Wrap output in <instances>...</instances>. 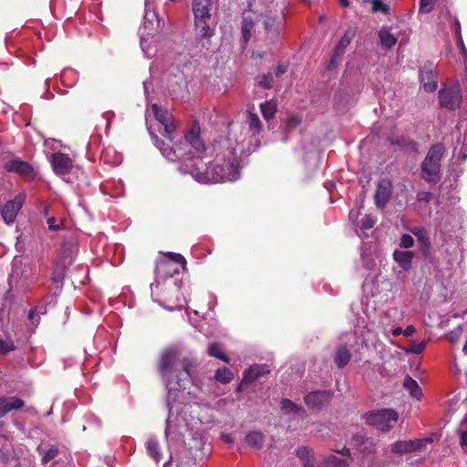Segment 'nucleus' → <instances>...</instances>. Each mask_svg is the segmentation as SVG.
Instances as JSON below:
<instances>
[{
  "label": "nucleus",
  "instance_id": "f257e3e1",
  "mask_svg": "<svg viewBox=\"0 0 467 467\" xmlns=\"http://www.w3.org/2000/svg\"><path fill=\"white\" fill-rule=\"evenodd\" d=\"M180 350L176 347H168L161 351L157 369L166 387L174 389H185L191 381L195 364L192 358L180 359Z\"/></svg>",
  "mask_w": 467,
  "mask_h": 467
},
{
  "label": "nucleus",
  "instance_id": "f03ea898",
  "mask_svg": "<svg viewBox=\"0 0 467 467\" xmlns=\"http://www.w3.org/2000/svg\"><path fill=\"white\" fill-rule=\"evenodd\" d=\"M151 139L154 140L155 145L161 150V154L171 161H181L179 170L182 173H189L199 182H215L212 163L204 161L202 157L191 155L183 150L182 147L174 149L170 147V143L160 140L158 136L152 131V128H149Z\"/></svg>",
  "mask_w": 467,
  "mask_h": 467
},
{
  "label": "nucleus",
  "instance_id": "7ed1b4c3",
  "mask_svg": "<svg viewBox=\"0 0 467 467\" xmlns=\"http://www.w3.org/2000/svg\"><path fill=\"white\" fill-rule=\"evenodd\" d=\"M213 149L215 156L211 163L215 182L236 181L242 167L237 153V141L228 137L221 138L214 143Z\"/></svg>",
  "mask_w": 467,
  "mask_h": 467
},
{
  "label": "nucleus",
  "instance_id": "20e7f679",
  "mask_svg": "<svg viewBox=\"0 0 467 467\" xmlns=\"http://www.w3.org/2000/svg\"><path fill=\"white\" fill-rule=\"evenodd\" d=\"M212 0H192V12L194 16L195 45L201 50H209L212 47V38L215 35L212 27Z\"/></svg>",
  "mask_w": 467,
  "mask_h": 467
},
{
  "label": "nucleus",
  "instance_id": "39448f33",
  "mask_svg": "<svg viewBox=\"0 0 467 467\" xmlns=\"http://www.w3.org/2000/svg\"><path fill=\"white\" fill-rule=\"evenodd\" d=\"M35 267L31 264L16 261L8 278L9 289L6 297L15 300L31 290L34 283Z\"/></svg>",
  "mask_w": 467,
  "mask_h": 467
},
{
  "label": "nucleus",
  "instance_id": "423d86ee",
  "mask_svg": "<svg viewBox=\"0 0 467 467\" xmlns=\"http://www.w3.org/2000/svg\"><path fill=\"white\" fill-rule=\"evenodd\" d=\"M445 147L442 143L432 145L421 163V178L429 183H437L441 180V160Z\"/></svg>",
  "mask_w": 467,
  "mask_h": 467
},
{
  "label": "nucleus",
  "instance_id": "0eeeda50",
  "mask_svg": "<svg viewBox=\"0 0 467 467\" xmlns=\"http://www.w3.org/2000/svg\"><path fill=\"white\" fill-rule=\"evenodd\" d=\"M364 419L367 424L373 426L382 432H387L398 421L399 414L392 409H381L367 412L364 415Z\"/></svg>",
  "mask_w": 467,
  "mask_h": 467
},
{
  "label": "nucleus",
  "instance_id": "6e6552de",
  "mask_svg": "<svg viewBox=\"0 0 467 467\" xmlns=\"http://www.w3.org/2000/svg\"><path fill=\"white\" fill-rule=\"evenodd\" d=\"M438 99L440 105L448 110L460 109L462 104V93L459 82L441 88L438 93Z\"/></svg>",
  "mask_w": 467,
  "mask_h": 467
},
{
  "label": "nucleus",
  "instance_id": "1a4fd4ad",
  "mask_svg": "<svg viewBox=\"0 0 467 467\" xmlns=\"http://www.w3.org/2000/svg\"><path fill=\"white\" fill-rule=\"evenodd\" d=\"M420 82L428 93L434 92L438 88L437 66L432 61H427L420 68Z\"/></svg>",
  "mask_w": 467,
  "mask_h": 467
},
{
  "label": "nucleus",
  "instance_id": "9d476101",
  "mask_svg": "<svg viewBox=\"0 0 467 467\" xmlns=\"http://www.w3.org/2000/svg\"><path fill=\"white\" fill-rule=\"evenodd\" d=\"M285 15L268 13L263 16V25L266 34V37L275 42L280 36L281 29L284 26Z\"/></svg>",
  "mask_w": 467,
  "mask_h": 467
},
{
  "label": "nucleus",
  "instance_id": "9b49d317",
  "mask_svg": "<svg viewBox=\"0 0 467 467\" xmlns=\"http://www.w3.org/2000/svg\"><path fill=\"white\" fill-rule=\"evenodd\" d=\"M431 441L432 440L431 438L398 441L391 444L390 451L392 453L402 455L420 451Z\"/></svg>",
  "mask_w": 467,
  "mask_h": 467
},
{
  "label": "nucleus",
  "instance_id": "f8f14e48",
  "mask_svg": "<svg viewBox=\"0 0 467 467\" xmlns=\"http://www.w3.org/2000/svg\"><path fill=\"white\" fill-rule=\"evenodd\" d=\"M191 146L197 152L202 153L206 150L205 144L200 137V129L192 128L189 130L184 136V141L180 142L178 144L170 145V147H173L174 149H178L182 147L183 150L188 153V156L192 155V152L188 150V147Z\"/></svg>",
  "mask_w": 467,
  "mask_h": 467
},
{
  "label": "nucleus",
  "instance_id": "ddd939ff",
  "mask_svg": "<svg viewBox=\"0 0 467 467\" xmlns=\"http://www.w3.org/2000/svg\"><path fill=\"white\" fill-rule=\"evenodd\" d=\"M333 396L332 390H314L305 395L304 401L310 410H320L330 402Z\"/></svg>",
  "mask_w": 467,
  "mask_h": 467
},
{
  "label": "nucleus",
  "instance_id": "4468645a",
  "mask_svg": "<svg viewBox=\"0 0 467 467\" xmlns=\"http://www.w3.org/2000/svg\"><path fill=\"white\" fill-rule=\"evenodd\" d=\"M26 200V195L20 193L16 195L13 200H10L5 202L4 207L1 210V214L4 221L6 223H12L15 222L16 215L20 209L22 208Z\"/></svg>",
  "mask_w": 467,
  "mask_h": 467
},
{
  "label": "nucleus",
  "instance_id": "2eb2a0df",
  "mask_svg": "<svg viewBox=\"0 0 467 467\" xmlns=\"http://www.w3.org/2000/svg\"><path fill=\"white\" fill-rule=\"evenodd\" d=\"M353 447L358 450L363 457H368L376 452L377 445L374 440L362 433H356L352 436Z\"/></svg>",
  "mask_w": 467,
  "mask_h": 467
},
{
  "label": "nucleus",
  "instance_id": "dca6fc26",
  "mask_svg": "<svg viewBox=\"0 0 467 467\" xmlns=\"http://www.w3.org/2000/svg\"><path fill=\"white\" fill-rule=\"evenodd\" d=\"M392 194V183L389 180H381L375 192V204L378 208H384Z\"/></svg>",
  "mask_w": 467,
  "mask_h": 467
},
{
  "label": "nucleus",
  "instance_id": "f3484780",
  "mask_svg": "<svg viewBox=\"0 0 467 467\" xmlns=\"http://www.w3.org/2000/svg\"><path fill=\"white\" fill-rule=\"evenodd\" d=\"M51 164L54 171L59 175L69 173L72 168L71 159L67 154L61 152L52 155Z\"/></svg>",
  "mask_w": 467,
  "mask_h": 467
},
{
  "label": "nucleus",
  "instance_id": "a211bd4d",
  "mask_svg": "<svg viewBox=\"0 0 467 467\" xmlns=\"http://www.w3.org/2000/svg\"><path fill=\"white\" fill-rule=\"evenodd\" d=\"M5 169L9 172H16L24 177H33L34 171L31 165L21 160H11L5 164Z\"/></svg>",
  "mask_w": 467,
  "mask_h": 467
},
{
  "label": "nucleus",
  "instance_id": "6ab92c4d",
  "mask_svg": "<svg viewBox=\"0 0 467 467\" xmlns=\"http://www.w3.org/2000/svg\"><path fill=\"white\" fill-rule=\"evenodd\" d=\"M25 405V401L16 396L0 397V418L14 410H19Z\"/></svg>",
  "mask_w": 467,
  "mask_h": 467
},
{
  "label": "nucleus",
  "instance_id": "aec40b11",
  "mask_svg": "<svg viewBox=\"0 0 467 467\" xmlns=\"http://www.w3.org/2000/svg\"><path fill=\"white\" fill-rule=\"evenodd\" d=\"M179 272L180 270L178 266H174V265L167 259L161 258L156 261L155 275L157 276L163 275V278L168 276L171 277L174 275L179 274Z\"/></svg>",
  "mask_w": 467,
  "mask_h": 467
},
{
  "label": "nucleus",
  "instance_id": "412c9836",
  "mask_svg": "<svg viewBox=\"0 0 467 467\" xmlns=\"http://www.w3.org/2000/svg\"><path fill=\"white\" fill-rule=\"evenodd\" d=\"M270 372L267 365H254L244 372L243 382L252 383Z\"/></svg>",
  "mask_w": 467,
  "mask_h": 467
},
{
  "label": "nucleus",
  "instance_id": "4be33fe9",
  "mask_svg": "<svg viewBox=\"0 0 467 467\" xmlns=\"http://www.w3.org/2000/svg\"><path fill=\"white\" fill-rule=\"evenodd\" d=\"M295 454L302 462V467H315L316 457L311 448L300 446L296 450Z\"/></svg>",
  "mask_w": 467,
  "mask_h": 467
},
{
  "label": "nucleus",
  "instance_id": "5701e85b",
  "mask_svg": "<svg viewBox=\"0 0 467 467\" xmlns=\"http://www.w3.org/2000/svg\"><path fill=\"white\" fill-rule=\"evenodd\" d=\"M413 252L396 250L393 253V259L404 270L409 271L411 268Z\"/></svg>",
  "mask_w": 467,
  "mask_h": 467
},
{
  "label": "nucleus",
  "instance_id": "b1692460",
  "mask_svg": "<svg viewBox=\"0 0 467 467\" xmlns=\"http://www.w3.org/2000/svg\"><path fill=\"white\" fill-rule=\"evenodd\" d=\"M351 356V352L347 346H339L335 354L334 362L341 369L348 364Z\"/></svg>",
  "mask_w": 467,
  "mask_h": 467
},
{
  "label": "nucleus",
  "instance_id": "393cba45",
  "mask_svg": "<svg viewBox=\"0 0 467 467\" xmlns=\"http://www.w3.org/2000/svg\"><path fill=\"white\" fill-rule=\"evenodd\" d=\"M75 245L73 244H63L58 263L64 266H69L74 262Z\"/></svg>",
  "mask_w": 467,
  "mask_h": 467
},
{
  "label": "nucleus",
  "instance_id": "a878e982",
  "mask_svg": "<svg viewBox=\"0 0 467 467\" xmlns=\"http://www.w3.org/2000/svg\"><path fill=\"white\" fill-rule=\"evenodd\" d=\"M379 43L382 46V47H385L387 49L391 48L394 47L397 43V38L392 35L389 28L382 27L378 33Z\"/></svg>",
  "mask_w": 467,
  "mask_h": 467
},
{
  "label": "nucleus",
  "instance_id": "bb28decb",
  "mask_svg": "<svg viewBox=\"0 0 467 467\" xmlns=\"http://www.w3.org/2000/svg\"><path fill=\"white\" fill-rule=\"evenodd\" d=\"M354 36H355L354 30L348 29L345 32V34L340 38L337 45L335 47L337 56H343L345 54L346 47L351 43Z\"/></svg>",
  "mask_w": 467,
  "mask_h": 467
},
{
  "label": "nucleus",
  "instance_id": "cd10ccee",
  "mask_svg": "<svg viewBox=\"0 0 467 467\" xmlns=\"http://www.w3.org/2000/svg\"><path fill=\"white\" fill-rule=\"evenodd\" d=\"M207 353L210 357L216 358L225 363L230 362V358L223 352V349L218 342H212L208 345Z\"/></svg>",
  "mask_w": 467,
  "mask_h": 467
},
{
  "label": "nucleus",
  "instance_id": "c85d7f7f",
  "mask_svg": "<svg viewBox=\"0 0 467 467\" xmlns=\"http://www.w3.org/2000/svg\"><path fill=\"white\" fill-rule=\"evenodd\" d=\"M245 441L248 445L259 450L264 445L265 436L260 431H252L246 435Z\"/></svg>",
  "mask_w": 467,
  "mask_h": 467
},
{
  "label": "nucleus",
  "instance_id": "c756f323",
  "mask_svg": "<svg viewBox=\"0 0 467 467\" xmlns=\"http://www.w3.org/2000/svg\"><path fill=\"white\" fill-rule=\"evenodd\" d=\"M403 386L406 389H408L411 396L414 398L420 399L422 395V391L419 384L415 379H413L410 376H406L403 381Z\"/></svg>",
  "mask_w": 467,
  "mask_h": 467
},
{
  "label": "nucleus",
  "instance_id": "7c9ffc66",
  "mask_svg": "<svg viewBox=\"0 0 467 467\" xmlns=\"http://www.w3.org/2000/svg\"><path fill=\"white\" fill-rule=\"evenodd\" d=\"M214 379L220 383L227 384L234 379V373L227 368H220L214 373Z\"/></svg>",
  "mask_w": 467,
  "mask_h": 467
},
{
  "label": "nucleus",
  "instance_id": "2f4dec72",
  "mask_svg": "<svg viewBox=\"0 0 467 467\" xmlns=\"http://www.w3.org/2000/svg\"><path fill=\"white\" fill-rule=\"evenodd\" d=\"M261 112L263 114V117L266 120L272 119L277 110L276 104L273 102L272 100L265 101L260 105Z\"/></svg>",
  "mask_w": 467,
  "mask_h": 467
},
{
  "label": "nucleus",
  "instance_id": "473e14b6",
  "mask_svg": "<svg viewBox=\"0 0 467 467\" xmlns=\"http://www.w3.org/2000/svg\"><path fill=\"white\" fill-rule=\"evenodd\" d=\"M151 110L155 119L158 121L159 127L172 119V116L168 111L161 109L157 104L151 105Z\"/></svg>",
  "mask_w": 467,
  "mask_h": 467
},
{
  "label": "nucleus",
  "instance_id": "72a5a7b5",
  "mask_svg": "<svg viewBox=\"0 0 467 467\" xmlns=\"http://www.w3.org/2000/svg\"><path fill=\"white\" fill-rule=\"evenodd\" d=\"M247 122L249 129L254 134H257L262 130V122L256 113L248 111Z\"/></svg>",
  "mask_w": 467,
  "mask_h": 467
},
{
  "label": "nucleus",
  "instance_id": "f704fd0d",
  "mask_svg": "<svg viewBox=\"0 0 467 467\" xmlns=\"http://www.w3.org/2000/svg\"><path fill=\"white\" fill-rule=\"evenodd\" d=\"M254 23L252 18L248 16L244 17L242 23V36L244 42L246 44L252 36V29L254 28Z\"/></svg>",
  "mask_w": 467,
  "mask_h": 467
},
{
  "label": "nucleus",
  "instance_id": "c9c22d12",
  "mask_svg": "<svg viewBox=\"0 0 467 467\" xmlns=\"http://www.w3.org/2000/svg\"><path fill=\"white\" fill-rule=\"evenodd\" d=\"M419 250L424 259H430L431 254V242L428 237L420 235L418 238Z\"/></svg>",
  "mask_w": 467,
  "mask_h": 467
},
{
  "label": "nucleus",
  "instance_id": "e433bc0d",
  "mask_svg": "<svg viewBox=\"0 0 467 467\" xmlns=\"http://www.w3.org/2000/svg\"><path fill=\"white\" fill-rule=\"evenodd\" d=\"M161 129H163V135L165 138L169 140V142H172V133L176 129V124L174 122L173 118L171 119H169L167 122H164L159 127V130Z\"/></svg>",
  "mask_w": 467,
  "mask_h": 467
},
{
  "label": "nucleus",
  "instance_id": "4c0bfd02",
  "mask_svg": "<svg viewBox=\"0 0 467 467\" xmlns=\"http://www.w3.org/2000/svg\"><path fill=\"white\" fill-rule=\"evenodd\" d=\"M281 408L283 410H287L290 412L302 414L305 413V410L301 406H298L297 404H296L295 402L288 399H283L281 400Z\"/></svg>",
  "mask_w": 467,
  "mask_h": 467
},
{
  "label": "nucleus",
  "instance_id": "58836bf2",
  "mask_svg": "<svg viewBox=\"0 0 467 467\" xmlns=\"http://www.w3.org/2000/svg\"><path fill=\"white\" fill-rule=\"evenodd\" d=\"M273 79L274 77L272 73L263 74L255 78L256 84L265 89L272 88Z\"/></svg>",
  "mask_w": 467,
  "mask_h": 467
},
{
  "label": "nucleus",
  "instance_id": "ea45409f",
  "mask_svg": "<svg viewBox=\"0 0 467 467\" xmlns=\"http://www.w3.org/2000/svg\"><path fill=\"white\" fill-rule=\"evenodd\" d=\"M67 267V266H64L63 265H61L58 262L56 263L53 273H52L51 280L54 283H61L62 280L64 279L65 271H66Z\"/></svg>",
  "mask_w": 467,
  "mask_h": 467
},
{
  "label": "nucleus",
  "instance_id": "a19ab883",
  "mask_svg": "<svg viewBox=\"0 0 467 467\" xmlns=\"http://www.w3.org/2000/svg\"><path fill=\"white\" fill-rule=\"evenodd\" d=\"M327 467H348V463L346 460L340 459L336 455H329L325 459Z\"/></svg>",
  "mask_w": 467,
  "mask_h": 467
},
{
  "label": "nucleus",
  "instance_id": "79ce46f5",
  "mask_svg": "<svg viewBox=\"0 0 467 467\" xmlns=\"http://www.w3.org/2000/svg\"><path fill=\"white\" fill-rule=\"evenodd\" d=\"M147 451L148 453L155 460L159 461L160 459V452H159V444L158 441L154 439L148 440L147 443Z\"/></svg>",
  "mask_w": 467,
  "mask_h": 467
},
{
  "label": "nucleus",
  "instance_id": "37998d69",
  "mask_svg": "<svg viewBox=\"0 0 467 467\" xmlns=\"http://www.w3.org/2000/svg\"><path fill=\"white\" fill-rule=\"evenodd\" d=\"M372 5L371 12L377 13L381 12L384 15L389 14L390 7L387 4H384L381 0H371L370 1Z\"/></svg>",
  "mask_w": 467,
  "mask_h": 467
},
{
  "label": "nucleus",
  "instance_id": "c03bdc74",
  "mask_svg": "<svg viewBox=\"0 0 467 467\" xmlns=\"http://www.w3.org/2000/svg\"><path fill=\"white\" fill-rule=\"evenodd\" d=\"M437 0H420L419 3V13L420 14H429L431 13Z\"/></svg>",
  "mask_w": 467,
  "mask_h": 467
},
{
  "label": "nucleus",
  "instance_id": "a18cd8bd",
  "mask_svg": "<svg viewBox=\"0 0 467 467\" xmlns=\"http://www.w3.org/2000/svg\"><path fill=\"white\" fill-rule=\"evenodd\" d=\"M166 259L171 261L172 264L175 263L177 265H182L183 269L186 268L187 262L182 254L170 252L166 254Z\"/></svg>",
  "mask_w": 467,
  "mask_h": 467
},
{
  "label": "nucleus",
  "instance_id": "49530a36",
  "mask_svg": "<svg viewBox=\"0 0 467 467\" xmlns=\"http://www.w3.org/2000/svg\"><path fill=\"white\" fill-rule=\"evenodd\" d=\"M58 454V449L55 445L49 446V448L44 452L42 457V463L46 464L57 457Z\"/></svg>",
  "mask_w": 467,
  "mask_h": 467
},
{
  "label": "nucleus",
  "instance_id": "de8ad7c7",
  "mask_svg": "<svg viewBox=\"0 0 467 467\" xmlns=\"http://www.w3.org/2000/svg\"><path fill=\"white\" fill-rule=\"evenodd\" d=\"M425 348H426V343L424 341H421V342L410 344L408 347V348L406 349V351L419 355L424 351Z\"/></svg>",
  "mask_w": 467,
  "mask_h": 467
},
{
  "label": "nucleus",
  "instance_id": "09e8293b",
  "mask_svg": "<svg viewBox=\"0 0 467 467\" xmlns=\"http://www.w3.org/2000/svg\"><path fill=\"white\" fill-rule=\"evenodd\" d=\"M414 239L411 235L404 234L401 235L400 245L403 248H410L413 246Z\"/></svg>",
  "mask_w": 467,
  "mask_h": 467
},
{
  "label": "nucleus",
  "instance_id": "8fccbe9b",
  "mask_svg": "<svg viewBox=\"0 0 467 467\" xmlns=\"http://www.w3.org/2000/svg\"><path fill=\"white\" fill-rule=\"evenodd\" d=\"M416 198L420 202H430L433 198V194L431 192L422 191L417 193Z\"/></svg>",
  "mask_w": 467,
  "mask_h": 467
},
{
  "label": "nucleus",
  "instance_id": "3c124183",
  "mask_svg": "<svg viewBox=\"0 0 467 467\" xmlns=\"http://www.w3.org/2000/svg\"><path fill=\"white\" fill-rule=\"evenodd\" d=\"M15 348L13 342L0 340V353L6 354Z\"/></svg>",
  "mask_w": 467,
  "mask_h": 467
},
{
  "label": "nucleus",
  "instance_id": "603ef678",
  "mask_svg": "<svg viewBox=\"0 0 467 467\" xmlns=\"http://www.w3.org/2000/svg\"><path fill=\"white\" fill-rule=\"evenodd\" d=\"M374 224H375L374 220L369 216H366L361 221V228L364 230H368V229L372 228L374 226Z\"/></svg>",
  "mask_w": 467,
  "mask_h": 467
},
{
  "label": "nucleus",
  "instance_id": "864d4df0",
  "mask_svg": "<svg viewBox=\"0 0 467 467\" xmlns=\"http://www.w3.org/2000/svg\"><path fill=\"white\" fill-rule=\"evenodd\" d=\"M47 223L48 225V229L51 231H58L61 227L59 223H57V220L54 216L47 218Z\"/></svg>",
  "mask_w": 467,
  "mask_h": 467
},
{
  "label": "nucleus",
  "instance_id": "5fc2aeb1",
  "mask_svg": "<svg viewBox=\"0 0 467 467\" xmlns=\"http://www.w3.org/2000/svg\"><path fill=\"white\" fill-rule=\"evenodd\" d=\"M342 57L343 56H337L336 55V50L334 49V54H333L331 59H330V61H329V63L327 65V69L330 70V69L334 68L335 67H337V65L338 63V60H340Z\"/></svg>",
  "mask_w": 467,
  "mask_h": 467
},
{
  "label": "nucleus",
  "instance_id": "6e6d98bb",
  "mask_svg": "<svg viewBox=\"0 0 467 467\" xmlns=\"http://www.w3.org/2000/svg\"><path fill=\"white\" fill-rule=\"evenodd\" d=\"M452 30H453L455 38H460V36H462V30H461V24H460V21L458 20V18H456V17L454 18V24H453Z\"/></svg>",
  "mask_w": 467,
  "mask_h": 467
},
{
  "label": "nucleus",
  "instance_id": "4d7b16f0",
  "mask_svg": "<svg viewBox=\"0 0 467 467\" xmlns=\"http://www.w3.org/2000/svg\"><path fill=\"white\" fill-rule=\"evenodd\" d=\"M36 308H35V307H34V308H31V309L29 310V313H28L27 318L31 321V323H32L33 325H36H36H38V324H39V318L35 319V317H36Z\"/></svg>",
  "mask_w": 467,
  "mask_h": 467
},
{
  "label": "nucleus",
  "instance_id": "13d9d810",
  "mask_svg": "<svg viewBox=\"0 0 467 467\" xmlns=\"http://www.w3.org/2000/svg\"><path fill=\"white\" fill-rule=\"evenodd\" d=\"M456 45L460 48V51L462 55H467V49L463 43L462 36H460V38H456Z\"/></svg>",
  "mask_w": 467,
  "mask_h": 467
},
{
  "label": "nucleus",
  "instance_id": "bf43d9fd",
  "mask_svg": "<svg viewBox=\"0 0 467 467\" xmlns=\"http://www.w3.org/2000/svg\"><path fill=\"white\" fill-rule=\"evenodd\" d=\"M286 71V67L283 64H280L276 67L275 68V77H280L281 75H283L285 72Z\"/></svg>",
  "mask_w": 467,
  "mask_h": 467
},
{
  "label": "nucleus",
  "instance_id": "052dcab7",
  "mask_svg": "<svg viewBox=\"0 0 467 467\" xmlns=\"http://www.w3.org/2000/svg\"><path fill=\"white\" fill-rule=\"evenodd\" d=\"M300 124V119L297 118V117H291L288 120V127L289 128H295L296 127L297 125Z\"/></svg>",
  "mask_w": 467,
  "mask_h": 467
},
{
  "label": "nucleus",
  "instance_id": "680f3d73",
  "mask_svg": "<svg viewBox=\"0 0 467 467\" xmlns=\"http://www.w3.org/2000/svg\"><path fill=\"white\" fill-rule=\"evenodd\" d=\"M414 332H415V327L412 325H409L408 327H406L405 329H403V335L405 337H410L414 334Z\"/></svg>",
  "mask_w": 467,
  "mask_h": 467
},
{
  "label": "nucleus",
  "instance_id": "e2e57ef3",
  "mask_svg": "<svg viewBox=\"0 0 467 467\" xmlns=\"http://www.w3.org/2000/svg\"><path fill=\"white\" fill-rule=\"evenodd\" d=\"M460 439L462 446L467 447V430L462 431Z\"/></svg>",
  "mask_w": 467,
  "mask_h": 467
},
{
  "label": "nucleus",
  "instance_id": "0e129e2a",
  "mask_svg": "<svg viewBox=\"0 0 467 467\" xmlns=\"http://www.w3.org/2000/svg\"><path fill=\"white\" fill-rule=\"evenodd\" d=\"M186 465H190V467H199L195 464V462L190 459L189 461H187L186 462H181L178 464L177 467H186ZM201 467V466H200Z\"/></svg>",
  "mask_w": 467,
  "mask_h": 467
},
{
  "label": "nucleus",
  "instance_id": "69168bd1",
  "mask_svg": "<svg viewBox=\"0 0 467 467\" xmlns=\"http://www.w3.org/2000/svg\"><path fill=\"white\" fill-rule=\"evenodd\" d=\"M337 452L339 454H342V455L350 456V450H349V448H348L346 446L343 447L342 450L337 451Z\"/></svg>",
  "mask_w": 467,
  "mask_h": 467
},
{
  "label": "nucleus",
  "instance_id": "338daca9",
  "mask_svg": "<svg viewBox=\"0 0 467 467\" xmlns=\"http://www.w3.org/2000/svg\"><path fill=\"white\" fill-rule=\"evenodd\" d=\"M401 334H403V329L400 327H395L392 331L394 337H398Z\"/></svg>",
  "mask_w": 467,
  "mask_h": 467
},
{
  "label": "nucleus",
  "instance_id": "774afa93",
  "mask_svg": "<svg viewBox=\"0 0 467 467\" xmlns=\"http://www.w3.org/2000/svg\"><path fill=\"white\" fill-rule=\"evenodd\" d=\"M340 5L344 7H347L349 5V1L348 0H338Z\"/></svg>",
  "mask_w": 467,
  "mask_h": 467
}]
</instances>
